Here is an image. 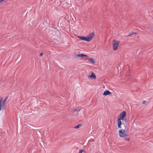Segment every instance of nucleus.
Masks as SVG:
<instances>
[{"mask_svg": "<svg viewBox=\"0 0 153 153\" xmlns=\"http://www.w3.org/2000/svg\"><path fill=\"white\" fill-rule=\"evenodd\" d=\"M126 116V112L125 111H123L117 117V124L118 128H122V126L125 125L124 123H122V120H125L126 121V119L125 118Z\"/></svg>", "mask_w": 153, "mask_h": 153, "instance_id": "f257e3e1", "label": "nucleus"}, {"mask_svg": "<svg viewBox=\"0 0 153 153\" xmlns=\"http://www.w3.org/2000/svg\"><path fill=\"white\" fill-rule=\"evenodd\" d=\"M124 127L122 129L119 131V135L120 137H125V140L128 141L129 140V138L128 137V135L126 133V129L127 128V125H123Z\"/></svg>", "mask_w": 153, "mask_h": 153, "instance_id": "f03ea898", "label": "nucleus"}, {"mask_svg": "<svg viewBox=\"0 0 153 153\" xmlns=\"http://www.w3.org/2000/svg\"><path fill=\"white\" fill-rule=\"evenodd\" d=\"M95 36V33L94 32H92L88 35L87 37L78 36V37L80 39L86 41L88 42H90L94 38Z\"/></svg>", "mask_w": 153, "mask_h": 153, "instance_id": "7ed1b4c3", "label": "nucleus"}, {"mask_svg": "<svg viewBox=\"0 0 153 153\" xmlns=\"http://www.w3.org/2000/svg\"><path fill=\"white\" fill-rule=\"evenodd\" d=\"M120 42H119L118 41H116L114 39L113 41V49L114 51H116L117 50Z\"/></svg>", "mask_w": 153, "mask_h": 153, "instance_id": "20e7f679", "label": "nucleus"}, {"mask_svg": "<svg viewBox=\"0 0 153 153\" xmlns=\"http://www.w3.org/2000/svg\"><path fill=\"white\" fill-rule=\"evenodd\" d=\"M89 78H91L95 79H96V77L95 74L93 72H92L91 75L88 76Z\"/></svg>", "mask_w": 153, "mask_h": 153, "instance_id": "39448f33", "label": "nucleus"}, {"mask_svg": "<svg viewBox=\"0 0 153 153\" xmlns=\"http://www.w3.org/2000/svg\"><path fill=\"white\" fill-rule=\"evenodd\" d=\"M75 57L79 58L80 57H83L84 56H87L83 54H76L75 56Z\"/></svg>", "mask_w": 153, "mask_h": 153, "instance_id": "423d86ee", "label": "nucleus"}, {"mask_svg": "<svg viewBox=\"0 0 153 153\" xmlns=\"http://www.w3.org/2000/svg\"><path fill=\"white\" fill-rule=\"evenodd\" d=\"M111 93L108 90L105 91L103 93V95L104 96H107L111 94Z\"/></svg>", "mask_w": 153, "mask_h": 153, "instance_id": "0eeeda50", "label": "nucleus"}, {"mask_svg": "<svg viewBox=\"0 0 153 153\" xmlns=\"http://www.w3.org/2000/svg\"><path fill=\"white\" fill-rule=\"evenodd\" d=\"M3 100V98L1 97H0V111L1 110L2 107V102Z\"/></svg>", "mask_w": 153, "mask_h": 153, "instance_id": "6e6552de", "label": "nucleus"}, {"mask_svg": "<svg viewBox=\"0 0 153 153\" xmlns=\"http://www.w3.org/2000/svg\"><path fill=\"white\" fill-rule=\"evenodd\" d=\"M88 61L90 62L91 63H92L93 64H94L95 62L94 61V59L92 58H91L90 59L88 60Z\"/></svg>", "mask_w": 153, "mask_h": 153, "instance_id": "1a4fd4ad", "label": "nucleus"}, {"mask_svg": "<svg viewBox=\"0 0 153 153\" xmlns=\"http://www.w3.org/2000/svg\"><path fill=\"white\" fill-rule=\"evenodd\" d=\"M7 97H6L5 98V99L4 100V101L3 102V106H4V108H5V104L6 102V100H7Z\"/></svg>", "mask_w": 153, "mask_h": 153, "instance_id": "9d476101", "label": "nucleus"}, {"mask_svg": "<svg viewBox=\"0 0 153 153\" xmlns=\"http://www.w3.org/2000/svg\"><path fill=\"white\" fill-rule=\"evenodd\" d=\"M82 126V124H79L77 126H75L74 128H79Z\"/></svg>", "mask_w": 153, "mask_h": 153, "instance_id": "9b49d317", "label": "nucleus"}, {"mask_svg": "<svg viewBox=\"0 0 153 153\" xmlns=\"http://www.w3.org/2000/svg\"><path fill=\"white\" fill-rule=\"evenodd\" d=\"M134 34H137V33L136 32H135V33L134 32H133V33L131 32V33H130V34L129 35H128L127 36L128 37L129 36H131Z\"/></svg>", "mask_w": 153, "mask_h": 153, "instance_id": "f8f14e48", "label": "nucleus"}, {"mask_svg": "<svg viewBox=\"0 0 153 153\" xmlns=\"http://www.w3.org/2000/svg\"><path fill=\"white\" fill-rule=\"evenodd\" d=\"M149 30H151L152 32H153V28L152 27H150L148 28Z\"/></svg>", "mask_w": 153, "mask_h": 153, "instance_id": "ddd939ff", "label": "nucleus"}, {"mask_svg": "<svg viewBox=\"0 0 153 153\" xmlns=\"http://www.w3.org/2000/svg\"><path fill=\"white\" fill-rule=\"evenodd\" d=\"M80 110H79V109H77L75 108V109H74L73 111H74V112L76 111H79Z\"/></svg>", "mask_w": 153, "mask_h": 153, "instance_id": "4468645a", "label": "nucleus"}, {"mask_svg": "<svg viewBox=\"0 0 153 153\" xmlns=\"http://www.w3.org/2000/svg\"><path fill=\"white\" fill-rule=\"evenodd\" d=\"M83 150H80L79 151V153H82V152H84Z\"/></svg>", "mask_w": 153, "mask_h": 153, "instance_id": "2eb2a0df", "label": "nucleus"}, {"mask_svg": "<svg viewBox=\"0 0 153 153\" xmlns=\"http://www.w3.org/2000/svg\"><path fill=\"white\" fill-rule=\"evenodd\" d=\"M43 53H41L40 54L39 56H43Z\"/></svg>", "mask_w": 153, "mask_h": 153, "instance_id": "dca6fc26", "label": "nucleus"}, {"mask_svg": "<svg viewBox=\"0 0 153 153\" xmlns=\"http://www.w3.org/2000/svg\"><path fill=\"white\" fill-rule=\"evenodd\" d=\"M146 101H143V103L144 104H145L146 103Z\"/></svg>", "mask_w": 153, "mask_h": 153, "instance_id": "f3484780", "label": "nucleus"}, {"mask_svg": "<svg viewBox=\"0 0 153 153\" xmlns=\"http://www.w3.org/2000/svg\"><path fill=\"white\" fill-rule=\"evenodd\" d=\"M3 0H0V2H2Z\"/></svg>", "mask_w": 153, "mask_h": 153, "instance_id": "a211bd4d", "label": "nucleus"}]
</instances>
